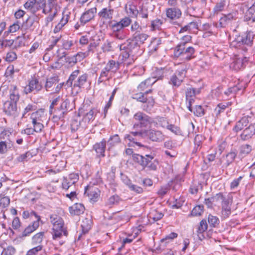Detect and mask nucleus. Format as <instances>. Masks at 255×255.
Segmentation results:
<instances>
[{"mask_svg": "<svg viewBox=\"0 0 255 255\" xmlns=\"http://www.w3.org/2000/svg\"><path fill=\"white\" fill-rule=\"evenodd\" d=\"M127 155L132 154L133 160L141 165L143 168H147L148 170L155 171L158 164L156 160H153L154 156L151 154H146L145 156L139 154L133 153L132 149L127 148L126 151Z\"/></svg>", "mask_w": 255, "mask_h": 255, "instance_id": "f257e3e1", "label": "nucleus"}, {"mask_svg": "<svg viewBox=\"0 0 255 255\" xmlns=\"http://www.w3.org/2000/svg\"><path fill=\"white\" fill-rule=\"evenodd\" d=\"M148 37V35L145 33L140 31L135 32L132 35V39H129L122 44V47L124 49L127 48L128 47L131 48V52L133 53L135 52H141L139 49L140 44L143 43Z\"/></svg>", "mask_w": 255, "mask_h": 255, "instance_id": "f03ea898", "label": "nucleus"}, {"mask_svg": "<svg viewBox=\"0 0 255 255\" xmlns=\"http://www.w3.org/2000/svg\"><path fill=\"white\" fill-rule=\"evenodd\" d=\"M50 218L53 225L52 233L53 239L60 238L62 234L67 236L68 232L64 228V223L62 218L56 214L51 215Z\"/></svg>", "mask_w": 255, "mask_h": 255, "instance_id": "7ed1b4c3", "label": "nucleus"}, {"mask_svg": "<svg viewBox=\"0 0 255 255\" xmlns=\"http://www.w3.org/2000/svg\"><path fill=\"white\" fill-rule=\"evenodd\" d=\"M57 11L56 0H48L42 11L43 13L45 14H49L45 19V25L46 26H48L49 23L54 19L57 14Z\"/></svg>", "mask_w": 255, "mask_h": 255, "instance_id": "20e7f679", "label": "nucleus"}, {"mask_svg": "<svg viewBox=\"0 0 255 255\" xmlns=\"http://www.w3.org/2000/svg\"><path fill=\"white\" fill-rule=\"evenodd\" d=\"M134 119L138 122V123L135 124L133 126L134 128H138L147 127L151 126L152 124H157L155 122L154 119L142 112H137L134 115Z\"/></svg>", "mask_w": 255, "mask_h": 255, "instance_id": "39448f33", "label": "nucleus"}, {"mask_svg": "<svg viewBox=\"0 0 255 255\" xmlns=\"http://www.w3.org/2000/svg\"><path fill=\"white\" fill-rule=\"evenodd\" d=\"M119 47L120 50L123 51L122 53V62L123 64L127 66L132 64L136 59L137 56L141 53V52H135V53H133L131 52V48L128 47L127 48L124 49L122 47V44L120 45Z\"/></svg>", "mask_w": 255, "mask_h": 255, "instance_id": "423d86ee", "label": "nucleus"}, {"mask_svg": "<svg viewBox=\"0 0 255 255\" xmlns=\"http://www.w3.org/2000/svg\"><path fill=\"white\" fill-rule=\"evenodd\" d=\"M19 100V97H9L8 100L3 104V111L9 116L15 117L17 116L16 103Z\"/></svg>", "mask_w": 255, "mask_h": 255, "instance_id": "0eeeda50", "label": "nucleus"}, {"mask_svg": "<svg viewBox=\"0 0 255 255\" xmlns=\"http://www.w3.org/2000/svg\"><path fill=\"white\" fill-rule=\"evenodd\" d=\"M194 52L195 50L193 47L189 46L186 48L184 44L180 43L175 49L174 55L176 57L182 56L183 58L189 60Z\"/></svg>", "mask_w": 255, "mask_h": 255, "instance_id": "6e6552de", "label": "nucleus"}, {"mask_svg": "<svg viewBox=\"0 0 255 255\" xmlns=\"http://www.w3.org/2000/svg\"><path fill=\"white\" fill-rule=\"evenodd\" d=\"M153 78H148L145 81L142 82L138 86L137 90L139 91L138 93L140 96H144L151 93V90L149 88V86L153 84L155 81H153Z\"/></svg>", "mask_w": 255, "mask_h": 255, "instance_id": "1a4fd4ad", "label": "nucleus"}, {"mask_svg": "<svg viewBox=\"0 0 255 255\" xmlns=\"http://www.w3.org/2000/svg\"><path fill=\"white\" fill-rule=\"evenodd\" d=\"M114 10L111 6L103 8L99 12L98 15L103 22H109L112 19Z\"/></svg>", "mask_w": 255, "mask_h": 255, "instance_id": "9d476101", "label": "nucleus"}, {"mask_svg": "<svg viewBox=\"0 0 255 255\" xmlns=\"http://www.w3.org/2000/svg\"><path fill=\"white\" fill-rule=\"evenodd\" d=\"M84 194L88 198L90 202L92 203L97 202L99 197L98 189L93 186H86L85 189Z\"/></svg>", "mask_w": 255, "mask_h": 255, "instance_id": "9b49d317", "label": "nucleus"}, {"mask_svg": "<svg viewBox=\"0 0 255 255\" xmlns=\"http://www.w3.org/2000/svg\"><path fill=\"white\" fill-rule=\"evenodd\" d=\"M97 13V8L93 7L86 10L81 15L80 21L81 23L85 24L93 19Z\"/></svg>", "mask_w": 255, "mask_h": 255, "instance_id": "f8f14e48", "label": "nucleus"}, {"mask_svg": "<svg viewBox=\"0 0 255 255\" xmlns=\"http://www.w3.org/2000/svg\"><path fill=\"white\" fill-rule=\"evenodd\" d=\"M153 10V6L149 3H145L139 6L138 15L139 17L147 19L148 15H151Z\"/></svg>", "mask_w": 255, "mask_h": 255, "instance_id": "ddd939ff", "label": "nucleus"}, {"mask_svg": "<svg viewBox=\"0 0 255 255\" xmlns=\"http://www.w3.org/2000/svg\"><path fill=\"white\" fill-rule=\"evenodd\" d=\"M255 135V123L251 124L245 128L240 135L242 140L246 141L252 138Z\"/></svg>", "mask_w": 255, "mask_h": 255, "instance_id": "4468645a", "label": "nucleus"}, {"mask_svg": "<svg viewBox=\"0 0 255 255\" xmlns=\"http://www.w3.org/2000/svg\"><path fill=\"white\" fill-rule=\"evenodd\" d=\"M58 82V77L57 76H53L52 77H51L50 78H48L47 79L46 84H45V88L47 91H52L53 93H56L59 91L60 88L62 87V85L61 84H59V85H57L55 88V90H50V89L53 86H55L57 82Z\"/></svg>", "mask_w": 255, "mask_h": 255, "instance_id": "2eb2a0df", "label": "nucleus"}, {"mask_svg": "<svg viewBox=\"0 0 255 255\" xmlns=\"http://www.w3.org/2000/svg\"><path fill=\"white\" fill-rule=\"evenodd\" d=\"M186 72V71L184 69L177 71L174 75L171 77L170 83L172 84L174 86H179L185 76Z\"/></svg>", "mask_w": 255, "mask_h": 255, "instance_id": "dca6fc26", "label": "nucleus"}, {"mask_svg": "<svg viewBox=\"0 0 255 255\" xmlns=\"http://www.w3.org/2000/svg\"><path fill=\"white\" fill-rule=\"evenodd\" d=\"M143 132L153 141L160 142L164 139V135L160 131L151 129L148 131L144 130Z\"/></svg>", "mask_w": 255, "mask_h": 255, "instance_id": "f3484780", "label": "nucleus"}, {"mask_svg": "<svg viewBox=\"0 0 255 255\" xmlns=\"http://www.w3.org/2000/svg\"><path fill=\"white\" fill-rule=\"evenodd\" d=\"M41 89V85L35 78H32L29 81V85L24 88L25 94H27L32 91H38Z\"/></svg>", "mask_w": 255, "mask_h": 255, "instance_id": "a211bd4d", "label": "nucleus"}, {"mask_svg": "<svg viewBox=\"0 0 255 255\" xmlns=\"http://www.w3.org/2000/svg\"><path fill=\"white\" fill-rule=\"evenodd\" d=\"M166 14L170 19H177L181 17L182 12L180 9L177 7H171L166 9Z\"/></svg>", "mask_w": 255, "mask_h": 255, "instance_id": "6ab92c4d", "label": "nucleus"}, {"mask_svg": "<svg viewBox=\"0 0 255 255\" xmlns=\"http://www.w3.org/2000/svg\"><path fill=\"white\" fill-rule=\"evenodd\" d=\"M232 203L229 200L226 199L222 203V218L226 219L228 218L231 214Z\"/></svg>", "mask_w": 255, "mask_h": 255, "instance_id": "aec40b11", "label": "nucleus"}, {"mask_svg": "<svg viewBox=\"0 0 255 255\" xmlns=\"http://www.w3.org/2000/svg\"><path fill=\"white\" fill-rule=\"evenodd\" d=\"M97 110L94 109H91L89 112L84 114H82V112L80 111L78 116L83 115L82 122L84 124V126H85L86 124L89 123L91 121H93L94 119Z\"/></svg>", "mask_w": 255, "mask_h": 255, "instance_id": "412c9836", "label": "nucleus"}, {"mask_svg": "<svg viewBox=\"0 0 255 255\" xmlns=\"http://www.w3.org/2000/svg\"><path fill=\"white\" fill-rule=\"evenodd\" d=\"M106 146V141L103 139L101 141L96 143L93 146V149L95 150L99 157H104L105 149Z\"/></svg>", "mask_w": 255, "mask_h": 255, "instance_id": "4be33fe9", "label": "nucleus"}, {"mask_svg": "<svg viewBox=\"0 0 255 255\" xmlns=\"http://www.w3.org/2000/svg\"><path fill=\"white\" fill-rule=\"evenodd\" d=\"M40 220V217H38L37 220L32 222V224L29 225L22 232V236H28L33 232L35 231L39 226Z\"/></svg>", "mask_w": 255, "mask_h": 255, "instance_id": "5701e85b", "label": "nucleus"}, {"mask_svg": "<svg viewBox=\"0 0 255 255\" xmlns=\"http://www.w3.org/2000/svg\"><path fill=\"white\" fill-rule=\"evenodd\" d=\"M136 100L138 102H142L146 104V106H144V109L146 111H148L151 109L154 104V100L152 98V97H138Z\"/></svg>", "mask_w": 255, "mask_h": 255, "instance_id": "b1692460", "label": "nucleus"}, {"mask_svg": "<svg viewBox=\"0 0 255 255\" xmlns=\"http://www.w3.org/2000/svg\"><path fill=\"white\" fill-rule=\"evenodd\" d=\"M70 12L68 11H64L63 12V16L61 18L60 22L55 26L54 29V32L57 33L59 32L60 29L67 23L69 20V15Z\"/></svg>", "mask_w": 255, "mask_h": 255, "instance_id": "393cba45", "label": "nucleus"}, {"mask_svg": "<svg viewBox=\"0 0 255 255\" xmlns=\"http://www.w3.org/2000/svg\"><path fill=\"white\" fill-rule=\"evenodd\" d=\"M85 209L84 205L81 203H75L69 208V212L72 215H79L83 214Z\"/></svg>", "mask_w": 255, "mask_h": 255, "instance_id": "a878e982", "label": "nucleus"}, {"mask_svg": "<svg viewBox=\"0 0 255 255\" xmlns=\"http://www.w3.org/2000/svg\"><path fill=\"white\" fill-rule=\"evenodd\" d=\"M45 118V112L44 110L39 109L35 112H33L31 114L30 119L32 123L42 122L43 118Z\"/></svg>", "mask_w": 255, "mask_h": 255, "instance_id": "bb28decb", "label": "nucleus"}, {"mask_svg": "<svg viewBox=\"0 0 255 255\" xmlns=\"http://www.w3.org/2000/svg\"><path fill=\"white\" fill-rule=\"evenodd\" d=\"M92 221L91 219L85 218L82 222L81 225L82 228V233H81L78 238V240H79L81 239L82 235L87 234L90 230L91 227Z\"/></svg>", "mask_w": 255, "mask_h": 255, "instance_id": "cd10ccee", "label": "nucleus"}, {"mask_svg": "<svg viewBox=\"0 0 255 255\" xmlns=\"http://www.w3.org/2000/svg\"><path fill=\"white\" fill-rule=\"evenodd\" d=\"M243 37V42L244 45H246L249 46L252 45L253 40L255 37V34L251 31H247L243 35H241Z\"/></svg>", "mask_w": 255, "mask_h": 255, "instance_id": "c85d7f7f", "label": "nucleus"}, {"mask_svg": "<svg viewBox=\"0 0 255 255\" xmlns=\"http://www.w3.org/2000/svg\"><path fill=\"white\" fill-rule=\"evenodd\" d=\"M144 134V132H143L141 130L132 131L130 133V134H126L125 136V138L126 139H128L130 141L133 142V143H135L138 146H141L139 142H138L136 141V139L134 137L137 136L142 137Z\"/></svg>", "mask_w": 255, "mask_h": 255, "instance_id": "c756f323", "label": "nucleus"}, {"mask_svg": "<svg viewBox=\"0 0 255 255\" xmlns=\"http://www.w3.org/2000/svg\"><path fill=\"white\" fill-rule=\"evenodd\" d=\"M120 64L119 62L114 60H110L106 64V69L110 72V77H112L113 75L119 69Z\"/></svg>", "mask_w": 255, "mask_h": 255, "instance_id": "7c9ffc66", "label": "nucleus"}, {"mask_svg": "<svg viewBox=\"0 0 255 255\" xmlns=\"http://www.w3.org/2000/svg\"><path fill=\"white\" fill-rule=\"evenodd\" d=\"M249 123L248 118L244 117L242 118L240 121H239L234 126L233 130L235 132H238L242 130L244 127L247 126Z\"/></svg>", "mask_w": 255, "mask_h": 255, "instance_id": "2f4dec72", "label": "nucleus"}, {"mask_svg": "<svg viewBox=\"0 0 255 255\" xmlns=\"http://www.w3.org/2000/svg\"><path fill=\"white\" fill-rule=\"evenodd\" d=\"M247 61L246 58H236L230 65V68L238 71L244 66L245 61Z\"/></svg>", "mask_w": 255, "mask_h": 255, "instance_id": "473e14b6", "label": "nucleus"}, {"mask_svg": "<svg viewBox=\"0 0 255 255\" xmlns=\"http://www.w3.org/2000/svg\"><path fill=\"white\" fill-rule=\"evenodd\" d=\"M237 155V153L235 151H231L226 154L225 158L224 159L223 166L224 167H227L232 163L234 162Z\"/></svg>", "mask_w": 255, "mask_h": 255, "instance_id": "72a5a7b5", "label": "nucleus"}, {"mask_svg": "<svg viewBox=\"0 0 255 255\" xmlns=\"http://www.w3.org/2000/svg\"><path fill=\"white\" fill-rule=\"evenodd\" d=\"M246 19L247 20H252L255 22V1L249 7L246 13Z\"/></svg>", "mask_w": 255, "mask_h": 255, "instance_id": "f704fd0d", "label": "nucleus"}, {"mask_svg": "<svg viewBox=\"0 0 255 255\" xmlns=\"http://www.w3.org/2000/svg\"><path fill=\"white\" fill-rule=\"evenodd\" d=\"M20 28V22L19 21H16L12 24L10 25L7 30L4 32L3 36L6 37L9 34L14 33L17 31Z\"/></svg>", "mask_w": 255, "mask_h": 255, "instance_id": "c9c22d12", "label": "nucleus"}, {"mask_svg": "<svg viewBox=\"0 0 255 255\" xmlns=\"http://www.w3.org/2000/svg\"><path fill=\"white\" fill-rule=\"evenodd\" d=\"M74 100L70 101L68 99H66L63 102L60 107L67 114L68 112L71 111L74 108Z\"/></svg>", "mask_w": 255, "mask_h": 255, "instance_id": "e433bc0d", "label": "nucleus"}, {"mask_svg": "<svg viewBox=\"0 0 255 255\" xmlns=\"http://www.w3.org/2000/svg\"><path fill=\"white\" fill-rule=\"evenodd\" d=\"M88 75L87 74H83L80 76L77 80L74 82V87H82L87 82Z\"/></svg>", "mask_w": 255, "mask_h": 255, "instance_id": "4c0bfd02", "label": "nucleus"}, {"mask_svg": "<svg viewBox=\"0 0 255 255\" xmlns=\"http://www.w3.org/2000/svg\"><path fill=\"white\" fill-rule=\"evenodd\" d=\"M126 9L127 12L131 14L133 16L137 17L138 15V10L135 5L132 4L130 2H128L126 5Z\"/></svg>", "mask_w": 255, "mask_h": 255, "instance_id": "58836bf2", "label": "nucleus"}, {"mask_svg": "<svg viewBox=\"0 0 255 255\" xmlns=\"http://www.w3.org/2000/svg\"><path fill=\"white\" fill-rule=\"evenodd\" d=\"M121 142V139L118 134H116L110 137L107 141L108 145H110L109 148L115 146Z\"/></svg>", "mask_w": 255, "mask_h": 255, "instance_id": "ea45409f", "label": "nucleus"}, {"mask_svg": "<svg viewBox=\"0 0 255 255\" xmlns=\"http://www.w3.org/2000/svg\"><path fill=\"white\" fill-rule=\"evenodd\" d=\"M163 216L164 215L162 212H159L156 210H152L148 215L149 218L152 219L154 221L160 220L163 218Z\"/></svg>", "mask_w": 255, "mask_h": 255, "instance_id": "a19ab883", "label": "nucleus"}, {"mask_svg": "<svg viewBox=\"0 0 255 255\" xmlns=\"http://www.w3.org/2000/svg\"><path fill=\"white\" fill-rule=\"evenodd\" d=\"M12 146V144L10 142H7L6 141H0V154L6 153L8 149H10Z\"/></svg>", "mask_w": 255, "mask_h": 255, "instance_id": "79ce46f5", "label": "nucleus"}, {"mask_svg": "<svg viewBox=\"0 0 255 255\" xmlns=\"http://www.w3.org/2000/svg\"><path fill=\"white\" fill-rule=\"evenodd\" d=\"M24 34H23V36H18L13 39L14 43V49H17L23 46H24V38L23 37Z\"/></svg>", "mask_w": 255, "mask_h": 255, "instance_id": "37998d69", "label": "nucleus"}, {"mask_svg": "<svg viewBox=\"0 0 255 255\" xmlns=\"http://www.w3.org/2000/svg\"><path fill=\"white\" fill-rule=\"evenodd\" d=\"M36 5V0H28L23 5L24 8L34 13L36 11L35 7Z\"/></svg>", "mask_w": 255, "mask_h": 255, "instance_id": "c03bdc74", "label": "nucleus"}, {"mask_svg": "<svg viewBox=\"0 0 255 255\" xmlns=\"http://www.w3.org/2000/svg\"><path fill=\"white\" fill-rule=\"evenodd\" d=\"M44 235V232H41L33 236L32 238V244L36 245L40 244L43 241Z\"/></svg>", "mask_w": 255, "mask_h": 255, "instance_id": "a18cd8bd", "label": "nucleus"}, {"mask_svg": "<svg viewBox=\"0 0 255 255\" xmlns=\"http://www.w3.org/2000/svg\"><path fill=\"white\" fill-rule=\"evenodd\" d=\"M121 201L120 197L117 195L111 196L107 200V205L112 206L114 205H117Z\"/></svg>", "mask_w": 255, "mask_h": 255, "instance_id": "49530a36", "label": "nucleus"}, {"mask_svg": "<svg viewBox=\"0 0 255 255\" xmlns=\"http://www.w3.org/2000/svg\"><path fill=\"white\" fill-rule=\"evenodd\" d=\"M204 206L203 205H198L195 206L192 210L190 215L191 216H201L203 213Z\"/></svg>", "mask_w": 255, "mask_h": 255, "instance_id": "de8ad7c7", "label": "nucleus"}, {"mask_svg": "<svg viewBox=\"0 0 255 255\" xmlns=\"http://www.w3.org/2000/svg\"><path fill=\"white\" fill-rule=\"evenodd\" d=\"M111 77H110V72L109 70L106 69V68L105 67L101 71L98 82H102L106 79H109Z\"/></svg>", "mask_w": 255, "mask_h": 255, "instance_id": "09e8293b", "label": "nucleus"}, {"mask_svg": "<svg viewBox=\"0 0 255 255\" xmlns=\"http://www.w3.org/2000/svg\"><path fill=\"white\" fill-rule=\"evenodd\" d=\"M204 139V138L201 134H197L196 135L194 138L195 147L194 151L196 152L199 148H200V145H201L202 142Z\"/></svg>", "mask_w": 255, "mask_h": 255, "instance_id": "8fccbe9b", "label": "nucleus"}, {"mask_svg": "<svg viewBox=\"0 0 255 255\" xmlns=\"http://www.w3.org/2000/svg\"><path fill=\"white\" fill-rule=\"evenodd\" d=\"M226 6V1L222 0L218 2L214 8V12L215 14H218L223 11Z\"/></svg>", "mask_w": 255, "mask_h": 255, "instance_id": "3c124183", "label": "nucleus"}, {"mask_svg": "<svg viewBox=\"0 0 255 255\" xmlns=\"http://www.w3.org/2000/svg\"><path fill=\"white\" fill-rule=\"evenodd\" d=\"M243 40V38L241 35L237 36L231 42L230 45L232 47L237 48L242 45H244Z\"/></svg>", "mask_w": 255, "mask_h": 255, "instance_id": "603ef678", "label": "nucleus"}, {"mask_svg": "<svg viewBox=\"0 0 255 255\" xmlns=\"http://www.w3.org/2000/svg\"><path fill=\"white\" fill-rule=\"evenodd\" d=\"M225 199L226 198L222 193L216 194L215 196L211 197V200L213 201L214 206H216L220 202L222 203Z\"/></svg>", "mask_w": 255, "mask_h": 255, "instance_id": "864d4df0", "label": "nucleus"}, {"mask_svg": "<svg viewBox=\"0 0 255 255\" xmlns=\"http://www.w3.org/2000/svg\"><path fill=\"white\" fill-rule=\"evenodd\" d=\"M233 18V16L231 14L227 15H224L220 19V24L221 27H225L232 19Z\"/></svg>", "mask_w": 255, "mask_h": 255, "instance_id": "5fc2aeb1", "label": "nucleus"}, {"mask_svg": "<svg viewBox=\"0 0 255 255\" xmlns=\"http://www.w3.org/2000/svg\"><path fill=\"white\" fill-rule=\"evenodd\" d=\"M66 114L67 113L60 108L55 111V114L53 117V119L56 120H63Z\"/></svg>", "mask_w": 255, "mask_h": 255, "instance_id": "6e6d98bb", "label": "nucleus"}, {"mask_svg": "<svg viewBox=\"0 0 255 255\" xmlns=\"http://www.w3.org/2000/svg\"><path fill=\"white\" fill-rule=\"evenodd\" d=\"M162 21L158 18L155 19L151 21V30H159L162 24Z\"/></svg>", "mask_w": 255, "mask_h": 255, "instance_id": "4d7b16f0", "label": "nucleus"}, {"mask_svg": "<svg viewBox=\"0 0 255 255\" xmlns=\"http://www.w3.org/2000/svg\"><path fill=\"white\" fill-rule=\"evenodd\" d=\"M79 72L80 71L79 70H76L71 73L66 82V84L68 86L70 87L72 86L73 81H74L75 79L78 77Z\"/></svg>", "mask_w": 255, "mask_h": 255, "instance_id": "13d9d810", "label": "nucleus"}, {"mask_svg": "<svg viewBox=\"0 0 255 255\" xmlns=\"http://www.w3.org/2000/svg\"><path fill=\"white\" fill-rule=\"evenodd\" d=\"M208 222L211 226L215 227L219 224L220 221L217 217L209 215L208 216Z\"/></svg>", "mask_w": 255, "mask_h": 255, "instance_id": "bf43d9fd", "label": "nucleus"}, {"mask_svg": "<svg viewBox=\"0 0 255 255\" xmlns=\"http://www.w3.org/2000/svg\"><path fill=\"white\" fill-rule=\"evenodd\" d=\"M201 93V89H195L191 87L187 88L186 90V96H195Z\"/></svg>", "mask_w": 255, "mask_h": 255, "instance_id": "052dcab7", "label": "nucleus"}, {"mask_svg": "<svg viewBox=\"0 0 255 255\" xmlns=\"http://www.w3.org/2000/svg\"><path fill=\"white\" fill-rule=\"evenodd\" d=\"M76 183L72 181L68 180V179L65 177H63V181L62 183V187L63 189L66 190H68L72 186Z\"/></svg>", "mask_w": 255, "mask_h": 255, "instance_id": "680f3d73", "label": "nucleus"}, {"mask_svg": "<svg viewBox=\"0 0 255 255\" xmlns=\"http://www.w3.org/2000/svg\"><path fill=\"white\" fill-rule=\"evenodd\" d=\"M81 125L80 120L78 119H73L71 123V128L72 131H76L78 129Z\"/></svg>", "mask_w": 255, "mask_h": 255, "instance_id": "e2e57ef3", "label": "nucleus"}, {"mask_svg": "<svg viewBox=\"0 0 255 255\" xmlns=\"http://www.w3.org/2000/svg\"><path fill=\"white\" fill-rule=\"evenodd\" d=\"M207 228H208V225H207L206 220H201V221L200 222V225L199 226V227L198 228V231H197L198 233H200V234L203 233L205 231H206V230L207 229Z\"/></svg>", "mask_w": 255, "mask_h": 255, "instance_id": "0e129e2a", "label": "nucleus"}, {"mask_svg": "<svg viewBox=\"0 0 255 255\" xmlns=\"http://www.w3.org/2000/svg\"><path fill=\"white\" fill-rule=\"evenodd\" d=\"M18 71L17 69H14L13 65H9L7 67L5 74L7 77H12L15 72H18Z\"/></svg>", "mask_w": 255, "mask_h": 255, "instance_id": "69168bd1", "label": "nucleus"}, {"mask_svg": "<svg viewBox=\"0 0 255 255\" xmlns=\"http://www.w3.org/2000/svg\"><path fill=\"white\" fill-rule=\"evenodd\" d=\"M17 58V55L15 52L13 51H9L7 53L5 56V60L7 62H12Z\"/></svg>", "mask_w": 255, "mask_h": 255, "instance_id": "338daca9", "label": "nucleus"}, {"mask_svg": "<svg viewBox=\"0 0 255 255\" xmlns=\"http://www.w3.org/2000/svg\"><path fill=\"white\" fill-rule=\"evenodd\" d=\"M43 246L38 245L30 250H29L26 254V255H36L38 252L42 250Z\"/></svg>", "mask_w": 255, "mask_h": 255, "instance_id": "774afa93", "label": "nucleus"}]
</instances>
